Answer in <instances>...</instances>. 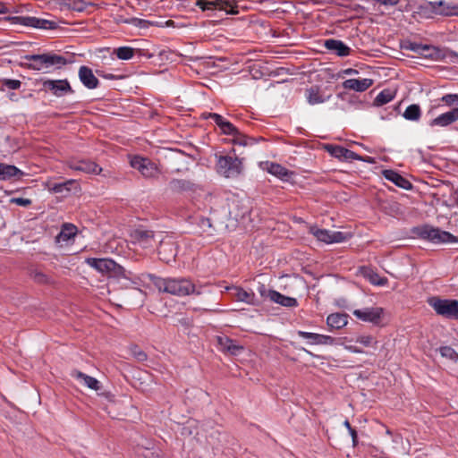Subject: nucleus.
Instances as JSON below:
<instances>
[{
    "label": "nucleus",
    "mask_w": 458,
    "mask_h": 458,
    "mask_svg": "<svg viewBox=\"0 0 458 458\" xmlns=\"http://www.w3.org/2000/svg\"><path fill=\"white\" fill-rule=\"evenodd\" d=\"M148 276L159 292L179 297H184L190 294L199 295L202 293L203 287L201 285H196L190 279L185 277L163 278L154 275H149Z\"/></svg>",
    "instance_id": "nucleus-1"
},
{
    "label": "nucleus",
    "mask_w": 458,
    "mask_h": 458,
    "mask_svg": "<svg viewBox=\"0 0 458 458\" xmlns=\"http://www.w3.org/2000/svg\"><path fill=\"white\" fill-rule=\"evenodd\" d=\"M428 305L439 316L449 319L458 320V301L454 299H441L431 297L428 300Z\"/></svg>",
    "instance_id": "nucleus-2"
},
{
    "label": "nucleus",
    "mask_w": 458,
    "mask_h": 458,
    "mask_svg": "<svg viewBox=\"0 0 458 458\" xmlns=\"http://www.w3.org/2000/svg\"><path fill=\"white\" fill-rule=\"evenodd\" d=\"M25 59L31 62L29 68L36 71L52 66L60 67L66 64V59L64 56L55 54L28 55Z\"/></svg>",
    "instance_id": "nucleus-3"
},
{
    "label": "nucleus",
    "mask_w": 458,
    "mask_h": 458,
    "mask_svg": "<svg viewBox=\"0 0 458 458\" xmlns=\"http://www.w3.org/2000/svg\"><path fill=\"white\" fill-rule=\"evenodd\" d=\"M216 170L226 178H234L242 173V162L237 157L216 156Z\"/></svg>",
    "instance_id": "nucleus-4"
},
{
    "label": "nucleus",
    "mask_w": 458,
    "mask_h": 458,
    "mask_svg": "<svg viewBox=\"0 0 458 458\" xmlns=\"http://www.w3.org/2000/svg\"><path fill=\"white\" fill-rule=\"evenodd\" d=\"M419 235L433 243H456L458 237L447 231H443L437 227L423 225L419 229Z\"/></svg>",
    "instance_id": "nucleus-5"
},
{
    "label": "nucleus",
    "mask_w": 458,
    "mask_h": 458,
    "mask_svg": "<svg viewBox=\"0 0 458 458\" xmlns=\"http://www.w3.org/2000/svg\"><path fill=\"white\" fill-rule=\"evenodd\" d=\"M85 262L98 272L108 276H120L124 272V268L111 259L88 258Z\"/></svg>",
    "instance_id": "nucleus-6"
},
{
    "label": "nucleus",
    "mask_w": 458,
    "mask_h": 458,
    "mask_svg": "<svg viewBox=\"0 0 458 458\" xmlns=\"http://www.w3.org/2000/svg\"><path fill=\"white\" fill-rule=\"evenodd\" d=\"M310 233L316 237L318 241L327 244L344 242L350 238V234L345 233L340 231L320 229L317 226H311L310 228Z\"/></svg>",
    "instance_id": "nucleus-7"
},
{
    "label": "nucleus",
    "mask_w": 458,
    "mask_h": 458,
    "mask_svg": "<svg viewBox=\"0 0 458 458\" xmlns=\"http://www.w3.org/2000/svg\"><path fill=\"white\" fill-rule=\"evenodd\" d=\"M9 21H11L13 24L36 29L54 30L56 28L55 21L34 16H13L9 18Z\"/></svg>",
    "instance_id": "nucleus-8"
},
{
    "label": "nucleus",
    "mask_w": 458,
    "mask_h": 458,
    "mask_svg": "<svg viewBox=\"0 0 458 458\" xmlns=\"http://www.w3.org/2000/svg\"><path fill=\"white\" fill-rule=\"evenodd\" d=\"M130 164L146 178H153L158 174L157 166L148 158L136 156L131 159Z\"/></svg>",
    "instance_id": "nucleus-9"
},
{
    "label": "nucleus",
    "mask_w": 458,
    "mask_h": 458,
    "mask_svg": "<svg viewBox=\"0 0 458 458\" xmlns=\"http://www.w3.org/2000/svg\"><path fill=\"white\" fill-rule=\"evenodd\" d=\"M196 5L202 11L219 10L232 14L238 13L230 0H198Z\"/></svg>",
    "instance_id": "nucleus-10"
},
{
    "label": "nucleus",
    "mask_w": 458,
    "mask_h": 458,
    "mask_svg": "<svg viewBox=\"0 0 458 458\" xmlns=\"http://www.w3.org/2000/svg\"><path fill=\"white\" fill-rule=\"evenodd\" d=\"M433 13L443 16L458 15V0L457 1H432L428 3Z\"/></svg>",
    "instance_id": "nucleus-11"
},
{
    "label": "nucleus",
    "mask_w": 458,
    "mask_h": 458,
    "mask_svg": "<svg viewBox=\"0 0 458 458\" xmlns=\"http://www.w3.org/2000/svg\"><path fill=\"white\" fill-rule=\"evenodd\" d=\"M384 310L379 307H369L353 310L352 314L358 319L364 322L378 324L383 315Z\"/></svg>",
    "instance_id": "nucleus-12"
},
{
    "label": "nucleus",
    "mask_w": 458,
    "mask_h": 458,
    "mask_svg": "<svg viewBox=\"0 0 458 458\" xmlns=\"http://www.w3.org/2000/svg\"><path fill=\"white\" fill-rule=\"evenodd\" d=\"M131 242L139 245L143 249H148L153 246L155 242L154 233L150 230L143 228H137L131 233Z\"/></svg>",
    "instance_id": "nucleus-13"
},
{
    "label": "nucleus",
    "mask_w": 458,
    "mask_h": 458,
    "mask_svg": "<svg viewBox=\"0 0 458 458\" xmlns=\"http://www.w3.org/2000/svg\"><path fill=\"white\" fill-rule=\"evenodd\" d=\"M204 118H210L219 127L221 132L225 135L233 136L239 134V130L221 114L216 113L203 114Z\"/></svg>",
    "instance_id": "nucleus-14"
},
{
    "label": "nucleus",
    "mask_w": 458,
    "mask_h": 458,
    "mask_svg": "<svg viewBox=\"0 0 458 458\" xmlns=\"http://www.w3.org/2000/svg\"><path fill=\"white\" fill-rule=\"evenodd\" d=\"M44 86L50 90L55 97H63L68 93H73L69 81L65 80H47Z\"/></svg>",
    "instance_id": "nucleus-15"
},
{
    "label": "nucleus",
    "mask_w": 458,
    "mask_h": 458,
    "mask_svg": "<svg viewBox=\"0 0 458 458\" xmlns=\"http://www.w3.org/2000/svg\"><path fill=\"white\" fill-rule=\"evenodd\" d=\"M327 151L334 157L343 161L362 160V158L355 152L337 145H327Z\"/></svg>",
    "instance_id": "nucleus-16"
},
{
    "label": "nucleus",
    "mask_w": 458,
    "mask_h": 458,
    "mask_svg": "<svg viewBox=\"0 0 458 458\" xmlns=\"http://www.w3.org/2000/svg\"><path fill=\"white\" fill-rule=\"evenodd\" d=\"M456 121H458V107H454L448 112L439 114L430 120L428 124L430 127H445ZM455 130L458 131V125L455 127Z\"/></svg>",
    "instance_id": "nucleus-17"
},
{
    "label": "nucleus",
    "mask_w": 458,
    "mask_h": 458,
    "mask_svg": "<svg viewBox=\"0 0 458 458\" xmlns=\"http://www.w3.org/2000/svg\"><path fill=\"white\" fill-rule=\"evenodd\" d=\"M260 165L263 170L281 179L282 181H288L293 174L292 171L277 163L267 161L262 163Z\"/></svg>",
    "instance_id": "nucleus-18"
},
{
    "label": "nucleus",
    "mask_w": 458,
    "mask_h": 458,
    "mask_svg": "<svg viewBox=\"0 0 458 458\" xmlns=\"http://www.w3.org/2000/svg\"><path fill=\"white\" fill-rule=\"evenodd\" d=\"M69 167L72 170L83 172L85 174H98L102 171V168L98 164L86 159L71 160L69 162Z\"/></svg>",
    "instance_id": "nucleus-19"
},
{
    "label": "nucleus",
    "mask_w": 458,
    "mask_h": 458,
    "mask_svg": "<svg viewBox=\"0 0 458 458\" xmlns=\"http://www.w3.org/2000/svg\"><path fill=\"white\" fill-rule=\"evenodd\" d=\"M297 334L299 336L309 340V343L313 345H333L335 344V339L330 335L301 330Z\"/></svg>",
    "instance_id": "nucleus-20"
},
{
    "label": "nucleus",
    "mask_w": 458,
    "mask_h": 458,
    "mask_svg": "<svg viewBox=\"0 0 458 458\" xmlns=\"http://www.w3.org/2000/svg\"><path fill=\"white\" fill-rule=\"evenodd\" d=\"M78 76L83 86L89 89H97L99 85V81L94 75L92 69L86 65L80 67Z\"/></svg>",
    "instance_id": "nucleus-21"
},
{
    "label": "nucleus",
    "mask_w": 458,
    "mask_h": 458,
    "mask_svg": "<svg viewBox=\"0 0 458 458\" xmlns=\"http://www.w3.org/2000/svg\"><path fill=\"white\" fill-rule=\"evenodd\" d=\"M216 343L219 349L232 355H238L243 347L238 344L234 340L229 338L227 335H219L216 337Z\"/></svg>",
    "instance_id": "nucleus-22"
},
{
    "label": "nucleus",
    "mask_w": 458,
    "mask_h": 458,
    "mask_svg": "<svg viewBox=\"0 0 458 458\" xmlns=\"http://www.w3.org/2000/svg\"><path fill=\"white\" fill-rule=\"evenodd\" d=\"M373 84V80L369 78L364 79H348L343 82V87L345 89L353 90L356 92H363L370 88Z\"/></svg>",
    "instance_id": "nucleus-23"
},
{
    "label": "nucleus",
    "mask_w": 458,
    "mask_h": 458,
    "mask_svg": "<svg viewBox=\"0 0 458 458\" xmlns=\"http://www.w3.org/2000/svg\"><path fill=\"white\" fill-rule=\"evenodd\" d=\"M324 46L327 49L335 52L338 56H348L351 54V48L339 39H327Z\"/></svg>",
    "instance_id": "nucleus-24"
},
{
    "label": "nucleus",
    "mask_w": 458,
    "mask_h": 458,
    "mask_svg": "<svg viewBox=\"0 0 458 458\" xmlns=\"http://www.w3.org/2000/svg\"><path fill=\"white\" fill-rule=\"evenodd\" d=\"M383 174L387 181L393 182L402 189L410 190L412 187V184L410 182V181L394 170H385Z\"/></svg>",
    "instance_id": "nucleus-25"
},
{
    "label": "nucleus",
    "mask_w": 458,
    "mask_h": 458,
    "mask_svg": "<svg viewBox=\"0 0 458 458\" xmlns=\"http://www.w3.org/2000/svg\"><path fill=\"white\" fill-rule=\"evenodd\" d=\"M25 174L24 172L13 165L0 163V180L9 181L14 178H21Z\"/></svg>",
    "instance_id": "nucleus-26"
},
{
    "label": "nucleus",
    "mask_w": 458,
    "mask_h": 458,
    "mask_svg": "<svg viewBox=\"0 0 458 458\" xmlns=\"http://www.w3.org/2000/svg\"><path fill=\"white\" fill-rule=\"evenodd\" d=\"M233 295L238 301L245 302L249 305L256 306L259 303L255 293L250 291H246L242 287H233Z\"/></svg>",
    "instance_id": "nucleus-27"
},
{
    "label": "nucleus",
    "mask_w": 458,
    "mask_h": 458,
    "mask_svg": "<svg viewBox=\"0 0 458 458\" xmlns=\"http://www.w3.org/2000/svg\"><path fill=\"white\" fill-rule=\"evenodd\" d=\"M71 376L74 378H76L77 380H80L83 385H85L87 387L92 389V390H98L100 388V382L91 377V376H89L85 373H82L79 370H73L72 371L71 373Z\"/></svg>",
    "instance_id": "nucleus-28"
},
{
    "label": "nucleus",
    "mask_w": 458,
    "mask_h": 458,
    "mask_svg": "<svg viewBox=\"0 0 458 458\" xmlns=\"http://www.w3.org/2000/svg\"><path fill=\"white\" fill-rule=\"evenodd\" d=\"M270 301L286 308H293L298 306V301L295 298L285 296L279 292H270Z\"/></svg>",
    "instance_id": "nucleus-29"
},
{
    "label": "nucleus",
    "mask_w": 458,
    "mask_h": 458,
    "mask_svg": "<svg viewBox=\"0 0 458 458\" xmlns=\"http://www.w3.org/2000/svg\"><path fill=\"white\" fill-rule=\"evenodd\" d=\"M348 323V315L345 313H332L327 318V325L332 329H340Z\"/></svg>",
    "instance_id": "nucleus-30"
},
{
    "label": "nucleus",
    "mask_w": 458,
    "mask_h": 458,
    "mask_svg": "<svg viewBox=\"0 0 458 458\" xmlns=\"http://www.w3.org/2000/svg\"><path fill=\"white\" fill-rule=\"evenodd\" d=\"M169 187L174 192L191 191L196 189L195 183L184 179H173L169 182Z\"/></svg>",
    "instance_id": "nucleus-31"
},
{
    "label": "nucleus",
    "mask_w": 458,
    "mask_h": 458,
    "mask_svg": "<svg viewBox=\"0 0 458 458\" xmlns=\"http://www.w3.org/2000/svg\"><path fill=\"white\" fill-rule=\"evenodd\" d=\"M77 227L69 223H65L62 225L61 231L56 236L57 242H68L73 238L77 233Z\"/></svg>",
    "instance_id": "nucleus-32"
},
{
    "label": "nucleus",
    "mask_w": 458,
    "mask_h": 458,
    "mask_svg": "<svg viewBox=\"0 0 458 458\" xmlns=\"http://www.w3.org/2000/svg\"><path fill=\"white\" fill-rule=\"evenodd\" d=\"M307 99L310 105H317L328 100L329 96L326 97L322 94L318 87H311L307 89Z\"/></svg>",
    "instance_id": "nucleus-33"
},
{
    "label": "nucleus",
    "mask_w": 458,
    "mask_h": 458,
    "mask_svg": "<svg viewBox=\"0 0 458 458\" xmlns=\"http://www.w3.org/2000/svg\"><path fill=\"white\" fill-rule=\"evenodd\" d=\"M403 116L408 121H419L421 116V109L419 105L412 104L406 107Z\"/></svg>",
    "instance_id": "nucleus-34"
},
{
    "label": "nucleus",
    "mask_w": 458,
    "mask_h": 458,
    "mask_svg": "<svg viewBox=\"0 0 458 458\" xmlns=\"http://www.w3.org/2000/svg\"><path fill=\"white\" fill-rule=\"evenodd\" d=\"M422 47L423 49H421L420 55L431 60H437L439 58L441 50L438 47L424 44Z\"/></svg>",
    "instance_id": "nucleus-35"
},
{
    "label": "nucleus",
    "mask_w": 458,
    "mask_h": 458,
    "mask_svg": "<svg viewBox=\"0 0 458 458\" xmlns=\"http://www.w3.org/2000/svg\"><path fill=\"white\" fill-rule=\"evenodd\" d=\"M137 51H140L137 49ZM117 58L120 60H130L134 56L136 49L131 47H120L114 50Z\"/></svg>",
    "instance_id": "nucleus-36"
},
{
    "label": "nucleus",
    "mask_w": 458,
    "mask_h": 458,
    "mask_svg": "<svg viewBox=\"0 0 458 458\" xmlns=\"http://www.w3.org/2000/svg\"><path fill=\"white\" fill-rule=\"evenodd\" d=\"M394 98V93L391 89H383L376 97L374 103L376 106H383L389 103Z\"/></svg>",
    "instance_id": "nucleus-37"
},
{
    "label": "nucleus",
    "mask_w": 458,
    "mask_h": 458,
    "mask_svg": "<svg viewBox=\"0 0 458 458\" xmlns=\"http://www.w3.org/2000/svg\"><path fill=\"white\" fill-rule=\"evenodd\" d=\"M197 224L203 233H206L208 235L213 234L215 230L212 228V224L209 218L201 216L198 219Z\"/></svg>",
    "instance_id": "nucleus-38"
},
{
    "label": "nucleus",
    "mask_w": 458,
    "mask_h": 458,
    "mask_svg": "<svg viewBox=\"0 0 458 458\" xmlns=\"http://www.w3.org/2000/svg\"><path fill=\"white\" fill-rule=\"evenodd\" d=\"M124 22L128 23V24H131V25H133V26L138 27V28H141V29H147L150 25H153V22H151L149 21L140 19V18H135V17L130 18V19H126L124 21Z\"/></svg>",
    "instance_id": "nucleus-39"
},
{
    "label": "nucleus",
    "mask_w": 458,
    "mask_h": 458,
    "mask_svg": "<svg viewBox=\"0 0 458 458\" xmlns=\"http://www.w3.org/2000/svg\"><path fill=\"white\" fill-rule=\"evenodd\" d=\"M440 354L451 360L456 361L458 360V353L455 352V350L450 346H442L439 349Z\"/></svg>",
    "instance_id": "nucleus-40"
},
{
    "label": "nucleus",
    "mask_w": 458,
    "mask_h": 458,
    "mask_svg": "<svg viewBox=\"0 0 458 458\" xmlns=\"http://www.w3.org/2000/svg\"><path fill=\"white\" fill-rule=\"evenodd\" d=\"M233 137V142L234 144H238L241 146H247V145L252 144L254 142L253 138H249V137L245 136L240 131H239V134H235Z\"/></svg>",
    "instance_id": "nucleus-41"
},
{
    "label": "nucleus",
    "mask_w": 458,
    "mask_h": 458,
    "mask_svg": "<svg viewBox=\"0 0 458 458\" xmlns=\"http://www.w3.org/2000/svg\"><path fill=\"white\" fill-rule=\"evenodd\" d=\"M355 342L356 343H359L364 346H373L375 344H377V341L376 339L372 336V335H358L355 339Z\"/></svg>",
    "instance_id": "nucleus-42"
},
{
    "label": "nucleus",
    "mask_w": 458,
    "mask_h": 458,
    "mask_svg": "<svg viewBox=\"0 0 458 458\" xmlns=\"http://www.w3.org/2000/svg\"><path fill=\"white\" fill-rule=\"evenodd\" d=\"M441 101L449 106H457V107H458V94L444 95L441 98Z\"/></svg>",
    "instance_id": "nucleus-43"
},
{
    "label": "nucleus",
    "mask_w": 458,
    "mask_h": 458,
    "mask_svg": "<svg viewBox=\"0 0 458 458\" xmlns=\"http://www.w3.org/2000/svg\"><path fill=\"white\" fill-rule=\"evenodd\" d=\"M131 355L139 361H144L147 360V354L145 352L140 350L138 346H134L131 349Z\"/></svg>",
    "instance_id": "nucleus-44"
},
{
    "label": "nucleus",
    "mask_w": 458,
    "mask_h": 458,
    "mask_svg": "<svg viewBox=\"0 0 458 458\" xmlns=\"http://www.w3.org/2000/svg\"><path fill=\"white\" fill-rule=\"evenodd\" d=\"M4 84L10 89H18L21 82L19 80H13V79H5L4 80Z\"/></svg>",
    "instance_id": "nucleus-45"
},
{
    "label": "nucleus",
    "mask_w": 458,
    "mask_h": 458,
    "mask_svg": "<svg viewBox=\"0 0 458 458\" xmlns=\"http://www.w3.org/2000/svg\"><path fill=\"white\" fill-rule=\"evenodd\" d=\"M10 202L14 203L21 207H28L31 204V199L19 197V198H12L10 199Z\"/></svg>",
    "instance_id": "nucleus-46"
},
{
    "label": "nucleus",
    "mask_w": 458,
    "mask_h": 458,
    "mask_svg": "<svg viewBox=\"0 0 458 458\" xmlns=\"http://www.w3.org/2000/svg\"><path fill=\"white\" fill-rule=\"evenodd\" d=\"M258 292L263 298H268L270 300V292H276V290L267 289L264 284H259L258 286Z\"/></svg>",
    "instance_id": "nucleus-47"
},
{
    "label": "nucleus",
    "mask_w": 458,
    "mask_h": 458,
    "mask_svg": "<svg viewBox=\"0 0 458 458\" xmlns=\"http://www.w3.org/2000/svg\"><path fill=\"white\" fill-rule=\"evenodd\" d=\"M422 46H423V44L410 42L408 44V46L405 47V48L420 55L421 52V49H423Z\"/></svg>",
    "instance_id": "nucleus-48"
},
{
    "label": "nucleus",
    "mask_w": 458,
    "mask_h": 458,
    "mask_svg": "<svg viewBox=\"0 0 458 458\" xmlns=\"http://www.w3.org/2000/svg\"><path fill=\"white\" fill-rule=\"evenodd\" d=\"M174 244L172 242H161L160 247L158 249V253L161 255L163 251H165L167 249H169L170 251H173Z\"/></svg>",
    "instance_id": "nucleus-49"
},
{
    "label": "nucleus",
    "mask_w": 458,
    "mask_h": 458,
    "mask_svg": "<svg viewBox=\"0 0 458 458\" xmlns=\"http://www.w3.org/2000/svg\"><path fill=\"white\" fill-rule=\"evenodd\" d=\"M342 75H354L358 74L359 72L356 69L347 68L341 72Z\"/></svg>",
    "instance_id": "nucleus-50"
},
{
    "label": "nucleus",
    "mask_w": 458,
    "mask_h": 458,
    "mask_svg": "<svg viewBox=\"0 0 458 458\" xmlns=\"http://www.w3.org/2000/svg\"><path fill=\"white\" fill-rule=\"evenodd\" d=\"M344 348L353 353H362V350L353 345H345Z\"/></svg>",
    "instance_id": "nucleus-51"
},
{
    "label": "nucleus",
    "mask_w": 458,
    "mask_h": 458,
    "mask_svg": "<svg viewBox=\"0 0 458 458\" xmlns=\"http://www.w3.org/2000/svg\"><path fill=\"white\" fill-rule=\"evenodd\" d=\"M349 433H350V435L352 437L353 445H357V441H358L357 431L353 428V429H351V431H349Z\"/></svg>",
    "instance_id": "nucleus-52"
},
{
    "label": "nucleus",
    "mask_w": 458,
    "mask_h": 458,
    "mask_svg": "<svg viewBox=\"0 0 458 458\" xmlns=\"http://www.w3.org/2000/svg\"><path fill=\"white\" fill-rule=\"evenodd\" d=\"M97 73H98L99 76H101V77H103V78H105V79H108V80H113V79H114V78H115V76H114V75H113V74H111V73H105L104 72H100V71H97Z\"/></svg>",
    "instance_id": "nucleus-53"
},
{
    "label": "nucleus",
    "mask_w": 458,
    "mask_h": 458,
    "mask_svg": "<svg viewBox=\"0 0 458 458\" xmlns=\"http://www.w3.org/2000/svg\"><path fill=\"white\" fill-rule=\"evenodd\" d=\"M392 440H393L394 443H399V442H402L403 437H402V436L400 434H396V435L393 436V439Z\"/></svg>",
    "instance_id": "nucleus-54"
},
{
    "label": "nucleus",
    "mask_w": 458,
    "mask_h": 458,
    "mask_svg": "<svg viewBox=\"0 0 458 458\" xmlns=\"http://www.w3.org/2000/svg\"><path fill=\"white\" fill-rule=\"evenodd\" d=\"M64 184H56L54 186L53 190L55 191V192H61L63 191V188H64Z\"/></svg>",
    "instance_id": "nucleus-55"
},
{
    "label": "nucleus",
    "mask_w": 458,
    "mask_h": 458,
    "mask_svg": "<svg viewBox=\"0 0 458 458\" xmlns=\"http://www.w3.org/2000/svg\"><path fill=\"white\" fill-rule=\"evenodd\" d=\"M390 208H391V211L394 213H397L398 209H399V207H398V204L397 203H393L390 205Z\"/></svg>",
    "instance_id": "nucleus-56"
},
{
    "label": "nucleus",
    "mask_w": 458,
    "mask_h": 458,
    "mask_svg": "<svg viewBox=\"0 0 458 458\" xmlns=\"http://www.w3.org/2000/svg\"><path fill=\"white\" fill-rule=\"evenodd\" d=\"M344 426L348 429V431H351V429H353V428H352V426H351V424H350L348 420H344Z\"/></svg>",
    "instance_id": "nucleus-57"
},
{
    "label": "nucleus",
    "mask_w": 458,
    "mask_h": 458,
    "mask_svg": "<svg viewBox=\"0 0 458 458\" xmlns=\"http://www.w3.org/2000/svg\"><path fill=\"white\" fill-rule=\"evenodd\" d=\"M6 13V7L5 5L0 2V13Z\"/></svg>",
    "instance_id": "nucleus-58"
},
{
    "label": "nucleus",
    "mask_w": 458,
    "mask_h": 458,
    "mask_svg": "<svg viewBox=\"0 0 458 458\" xmlns=\"http://www.w3.org/2000/svg\"><path fill=\"white\" fill-rule=\"evenodd\" d=\"M300 350H301V351L305 352L307 354H309V355H310V356H312V357H316V355H315V354H313L310 351H309V350H307V349H305V348H303V347H301Z\"/></svg>",
    "instance_id": "nucleus-59"
},
{
    "label": "nucleus",
    "mask_w": 458,
    "mask_h": 458,
    "mask_svg": "<svg viewBox=\"0 0 458 458\" xmlns=\"http://www.w3.org/2000/svg\"><path fill=\"white\" fill-rule=\"evenodd\" d=\"M386 283V279L385 278V279H382V280L378 281L376 284H378V285H384Z\"/></svg>",
    "instance_id": "nucleus-60"
},
{
    "label": "nucleus",
    "mask_w": 458,
    "mask_h": 458,
    "mask_svg": "<svg viewBox=\"0 0 458 458\" xmlns=\"http://www.w3.org/2000/svg\"><path fill=\"white\" fill-rule=\"evenodd\" d=\"M386 433L388 436H393V433H392V431L389 428L386 429Z\"/></svg>",
    "instance_id": "nucleus-61"
}]
</instances>
